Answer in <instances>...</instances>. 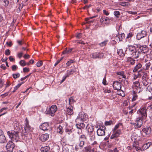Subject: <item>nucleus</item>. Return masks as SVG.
Listing matches in <instances>:
<instances>
[{"label": "nucleus", "instance_id": "53", "mask_svg": "<svg viewBox=\"0 0 152 152\" xmlns=\"http://www.w3.org/2000/svg\"><path fill=\"white\" fill-rule=\"evenodd\" d=\"M79 124L80 126V127H81V129H83L85 127V125L83 123L81 122L80 123V122Z\"/></svg>", "mask_w": 152, "mask_h": 152}, {"label": "nucleus", "instance_id": "27", "mask_svg": "<svg viewBox=\"0 0 152 152\" xmlns=\"http://www.w3.org/2000/svg\"><path fill=\"white\" fill-rule=\"evenodd\" d=\"M117 92L118 95L121 96H125V94L124 91L121 89L117 90Z\"/></svg>", "mask_w": 152, "mask_h": 152}, {"label": "nucleus", "instance_id": "59", "mask_svg": "<svg viewBox=\"0 0 152 152\" xmlns=\"http://www.w3.org/2000/svg\"><path fill=\"white\" fill-rule=\"evenodd\" d=\"M81 34L80 33H77L76 36V37L78 39H80L81 37Z\"/></svg>", "mask_w": 152, "mask_h": 152}, {"label": "nucleus", "instance_id": "23", "mask_svg": "<svg viewBox=\"0 0 152 152\" xmlns=\"http://www.w3.org/2000/svg\"><path fill=\"white\" fill-rule=\"evenodd\" d=\"M73 107L72 106H69L67 108V112L69 115H71L73 114Z\"/></svg>", "mask_w": 152, "mask_h": 152}, {"label": "nucleus", "instance_id": "17", "mask_svg": "<svg viewBox=\"0 0 152 152\" xmlns=\"http://www.w3.org/2000/svg\"><path fill=\"white\" fill-rule=\"evenodd\" d=\"M49 127V124L48 123H44L39 126L40 129L43 131L47 130Z\"/></svg>", "mask_w": 152, "mask_h": 152}, {"label": "nucleus", "instance_id": "52", "mask_svg": "<svg viewBox=\"0 0 152 152\" xmlns=\"http://www.w3.org/2000/svg\"><path fill=\"white\" fill-rule=\"evenodd\" d=\"M136 89L137 90V92L138 93H140L143 90V88H142L141 87L137 88Z\"/></svg>", "mask_w": 152, "mask_h": 152}, {"label": "nucleus", "instance_id": "42", "mask_svg": "<svg viewBox=\"0 0 152 152\" xmlns=\"http://www.w3.org/2000/svg\"><path fill=\"white\" fill-rule=\"evenodd\" d=\"M129 3L128 2H120L119 3V4L123 6H128Z\"/></svg>", "mask_w": 152, "mask_h": 152}, {"label": "nucleus", "instance_id": "39", "mask_svg": "<svg viewBox=\"0 0 152 152\" xmlns=\"http://www.w3.org/2000/svg\"><path fill=\"white\" fill-rule=\"evenodd\" d=\"M117 74L121 76L122 78H125L126 76L124 75V72H117Z\"/></svg>", "mask_w": 152, "mask_h": 152}, {"label": "nucleus", "instance_id": "35", "mask_svg": "<svg viewBox=\"0 0 152 152\" xmlns=\"http://www.w3.org/2000/svg\"><path fill=\"white\" fill-rule=\"evenodd\" d=\"M146 89L150 92L152 91V83H149L148 84V86L146 88Z\"/></svg>", "mask_w": 152, "mask_h": 152}, {"label": "nucleus", "instance_id": "14", "mask_svg": "<svg viewBox=\"0 0 152 152\" xmlns=\"http://www.w3.org/2000/svg\"><path fill=\"white\" fill-rule=\"evenodd\" d=\"M125 36V34L124 33H122L121 34H118L115 37V42H119L121 41H122L124 38Z\"/></svg>", "mask_w": 152, "mask_h": 152}, {"label": "nucleus", "instance_id": "32", "mask_svg": "<svg viewBox=\"0 0 152 152\" xmlns=\"http://www.w3.org/2000/svg\"><path fill=\"white\" fill-rule=\"evenodd\" d=\"M117 53L120 56H124V54L123 52V51L122 49L118 50L117 51Z\"/></svg>", "mask_w": 152, "mask_h": 152}, {"label": "nucleus", "instance_id": "50", "mask_svg": "<svg viewBox=\"0 0 152 152\" xmlns=\"http://www.w3.org/2000/svg\"><path fill=\"white\" fill-rule=\"evenodd\" d=\"M67 77H68V75L65 74V75L63 77L62 79L61 80V83L63 82Z\"/></svg>", "mask_w": 152, "mask_h": 152}, {"label": "nucleus", "instance_id": "64", "mask_svg": "<svg viewBox=\"0 0 152 152\" xmlns=\"http://www.w3.org/2000/svg\"><path fill=\"white\" fill-rule=\"evenodd\" d=\"M148 108L150 110L152 111V102H151V104L148 107Z\"/></svg>", "mask_w": 152, "mask_h": 152}, {"label": "nucleus", "instance_id": "8", "mask_svg": "<svg viewBox=\"0 0 152 152\" xmlns=\"http://www.w3.org/2000/svg\"><path fill=\"white\" fill-rule=\"evenodd\" d=\"M90 57L94 59L101 58L104 56V54L102 53L96 52L92 53L90 55Z\"/></svg>", "mask_w": 152, "mask_h": 152}, {"label": "nucleus", "instance_id": "9", "mask_svg": "<svg viewBox=\"0 0 152 152\" xmlns=\"http://www.w3.org/2000/svg\"><path fill=\"white\" fill-rule=\"evenodd\" d=\"M113 133L110 137L111 139H113L115 138H117L121 134V129H118L115 130H113Z\"/></svg>", "mask_w": 152, "mask_h": 152}, {"label": "nucleus", "instance_id": "22", "mask_svg": "<svg viewBox=\"0 0 152 152\" xmlns=\"http://www.w3.org/2000/svg\"><path fill=\"white\" fill-rule=\"evenodd\" d=\"M86 128L89 133L94 132V128L93 126L88 124L86 126Z\"/></svg>", "mask_w": 152, "mask_h": 152}, {"label": "nucleus", "instance_id": "3", "mask_svg": "<svg viewBox=\"0 0 152 152\" xmlns=\"http://www.w3.org/2000/svg\"><path fill=\"white\" fill-rule=\"evenodd\" d=\"M129 51V54L134 58H138L140 55L138 47H136L134 45H128L127 48Z\"/></svg>", "mask_w": 152, "mask_h": 152}, {"label": "nucleus", "instance_id": "20", "mask_svg": "<svg viewBox=\"0 0 152 152\" xmlns=\"http://www.w3.org/2000/svg\"><path fill=\"white\" fill-rule=\"evenodd\" d=\"M152 145V143L151 142H149L144 144L142 147V150H145L148 149Z\"/></svg>", "mask_w": 152, "mask_h": 152}, {"label": "nucleus", "instance_id": "5", "mask_svg": "<svg viewBox=\"0 0 152 152\" xmlns=\"http://www.w3.org/2000/svg\"><path fill=\"white\" fill-rule=\"evenodd\" d=\"M141 72V71L140 70L138 72V75L139 76L143 75L142 79L140 81V83H142L144 86H146L149 83L148 79L146 78L147 74L144 72Z\"/></svg>", "mask_w": 152, "mask_h": 152}, {"label": "nucleus", "instance_id": "28", "mask_svg": "<svg viewBox=\"0 0 152 152\" xmlns=\"http://www.w3.org/2000/svg\"><path fill=\"white\" fill-rule=\"evenodd\" d=\"M1 1L3 5L5 7L7 6L9 4L8 0H1Z\"/></svg>", "mask_w": 152, "mask_h": 152}, {"label": "nucleus", "instance_id": "41", "mask_svg": "<svg viewBox=\"0 0 152 152\" xmlns=\"http://www.w3.org/2000/svg\"><path fill=\"white\" fill-rule=\"evenodd\" d=\"M20 76V74L19 73H15L12 74V77L15 79L19 77Z\"/></svg>", "mask_w": 152, "mask_h": 152}, {"label": "nucleus", "instance_id": "63", "mask_svg": "<svg viewBox=\"0 0 152 152\" xmlns=\"http://www.w3.org/2000/svg\"><path fill=\"white\" fill-rule=\"evenodd\" d=\"M4 83L1 79H0V88H2L3 86Z\"/></svg>", "mask_w": 152, "mask_h": 152}, {"label": "nucleus", "instance_id": "49", "mask_svg": "<svg viewBox=\"0 0 152 152\" xmlns=\"http://www.w3.org/2000/svg\"><path fill=\"white\" fill-rule=\"evenodd\" d=\"M67 77H68V75L65 74V75L63 77L62 79L61 80V83L63 82Z\"/></svg>", "mask_w": 152, "mask_h": 152}, {"label": "nucleus", "instance_id": "29", "mask_svg": "<svg viewBox=\"0 0 152 152\" xmlns=\"http://www.w3.org/2000/svg\"><path fill=\"white\" fill-rule=\"evenodd\" d=\"M75 72V71L74 69H71L70 70H67V73L66 74V75H68V77H69V75H72Z\"/></svg>", "mask_w": 152, "mask_h": 152}, {"label": "nucleus", "instance_id": "58", "mask_svg": "<svg viewBox=\"0 0 152 152\" xmlns=\"http://www.w3.org/2000/svg\"><path fill=\"white\" fill-rule=\"evenodd\" d=\"M23 70L24 72H28L29 71V69L27 67H25L23 68Z\"/></svg>", "mask_w": 152, "mask_h": 152}, {"label": "nucleus", "instance_id": "37", "mask_svg": "<svg viewBox=\"0 0 152 152\" xmlns=\"http://www.w3.org/2000/svg\"><path fill=\"white\" fill-rule=\"evenodd\" d=\"M152 63H151L150 62H148V63H146L145 64V66L146 67L145 69L148 70V69L149 68L150 66H152Z\"/></svg>", "mask_w": 152, "mask_h": 152}, {"label": "nucleus", "instance_id": "51", "mask_svg": "<svg viewBox=\"0 0 152 152\" xmlns=\"http://www.w3.org/2000/svg\"><path fill=\"white\" fill-rule=\"evenodd\" d=\"M74 62V61L73 60H69L67 61V62L66 63V64L67 66H69Z\"/></svg>", "mask_w": 152, "mask_h": 152}, {"label": "nucleus", "instance_id": "48", "mask_svg": "<svg viewBox=\"0 0 152 152\" xmlns=\"http://www.w3.org/2000/svg\"><path fill=\"white\" fill-rule=\"evenodd\" d=\"M18 68L17 66L15 65H13L12 66V69L13 71H15Z\"/></svg>", "mask_w": 152, "mask_h": 152}, {"label": "nucleus", "instance_id": "19", "mask_svg": "<svg viewBox=\"0 0 152 152\" xmlns=\"http://www.w3.org/2000/svg\"><path fill=\"white\" fill-rule=\"evenodd\" d=\"M142 67V65L140 64L139 63L137 64L134 67V69L133 70V72H136L138 71V72L140 70L141 71V72H143L142 71V69H140V68Z\"/></svg>", "mask_w": 152, "mask_h": 152}, {"label": "nucleus", "instance_id": "46", "mask_svg": "<svg viewBox=\"0 0 152 152\" xmlns=\"http://www.w3.org/2000/svg\"><path fill=\"white\" fill-rule=\"evenodd\" d=\"M114 15L117 18L119 17V16L120 14L119 12L117 11H116L114 12Z\"/></svg>", "mask_w": 152, "mask_h": 152}, {"label": "nucleus", "instance_id": "25", "mask_svg": "<svg viewBox=\"0 0 152 152\" xmlns=\"http://www.w3.org/2000/svg\"><path fill=\"white\" fill-rule=\"evenodd\" d=\"M50 147L48 146L42 147L41 148V151L42 152H47L50 150Z\"/></svg>", "mask_w": 152, "mask_h": 152}, {"label": "nucleus", "instance_id": "36", "mask_svg": "<svg viewBox=\"0 0 152 152\" xmlns=\"http://www.w3.org/2000/svg\"><path fill=\"white\" fill-rule=\"evenodd\" d=\"M133 84L134 85V86L136 88L141 87L140 86V84L138 81L134 82Z\"/></svg>", "mask_w": 152, "mask_h": 152}, {"label": "nucleus", "instance_id": "11", "mask_svg": "<svg viewBox=\"0 0 152 152\" xmlns=\"http://www.w3.org/2000/svg\"><path fill=\"white\" fill-rule=\"evenodd\" d=\"M25 121V126L24 127V129H25V133H29L32 130V128L29 124L28 121L27 120V118L26 119Z\"/></svg>", "mask_w": 152, "mask_h": 152}, {"label": "nucleus", "instance_id": "56", "mask_svg": "<svg viewBox=\"0 0 152 152\" xmlns=\"http://www.w3.org/2000/svg\"><path fill=\"white\" fill-rule=\"evenodd\" d=\"M5 53L6 55L8 56L10 54V52L9 49L6 50L5 51Z\"/></svg>", "mask_w": 152, "mask_h": 152}, {"label": "nucleus", "instance_id": "60", "mask_svg": "<svg viewBox=\"0 0 152 152\" xmlns=\"http://www.w3.org/2000/svg\"><path fill=\"white\" fill-rule=\"evenodd\" d=\"M132 34L131 33H129L128 34L127 36L126 37V39H129L131 37H132Z\"/></svg>", "mask_w": 152, "mask_h": 152}, {"label": "nucleus", "instance_id": "6", "mask_svg": "<svg viewBox=\"0 0 152 152\" xmlns=\"http://www.w3.org/2000/svg\"><path fill=\"white\" fill-rule=\"evenodd\" d=\"M57 107L55 105H52L50 107L47 108L45 113L46 114H49L52 116L54 115V113L56 111Z\"/></svg>", "mask_w": 152, "mask_h": 152}, {"label": "nucleus", "instance_id": "43", "mask_svg": "<svg viewBox=\"0 0 152 152\" xmlns=\"http://www.w3.org/2000/svg\"><path fill=\"white\" fill-rule=\"evenodd\" d=\"M80 141L79 146L80 147H82L84 145L85 141L83 140H80Z\"/></svg>", "mask_w": 152, "mask_h": 152}, {"label": "nucleus", "instance_id": "2", "mask_svg": "<svg viewBox=\"0 0 152 152\" xmlns=\"http://www.w3.org/2000/svg\"><path fill=\"white\" fill-rule=\"evenodd\" d=\"M140 115L139 117L136 119L135 123H132L135 126L136 128H139L142 125V120L146 118L147 115V110L144 108H142L140 111Z\"/></svg>", "mask_w": 152, "mask_h": 152}, {"label": "nucleus", "instance_id": "18", "mask_svg": "<svg viewBox=\"0 0 152 152\" xmlns=\"http://www.w3.org/2000/svg\"><path fill=\"white\" fill-rule=\"evenodd\" d=\"M138 47L140 53L141 52L145 53L147 52L148 51V49L146 46H145V47L141 46Z\"/></svg>", "mask_w": 152, "mask_h": 152}, {"label": "nucleus", "instance_id": "55", "mask_svg": "<svg viewBox=\"0 0 152 152\" xmlns=\"http://www.w3.org/2000/svg\"><path fill=\"white\" fill-rule=\"evenodd\" d=\"M65 132L67 133L68 134H69L72 132V131L71 129L67 128L66 129Z\"/></svg>", "mask_w": 152, "mask_h": 152}, {"label": "nucleus", "instance_id": "1", "mask_svg": "<svg viewBox=\"0 0 152 152\" xmlns=\"http://www.w3.org/2000/svg\"><path fill=\"white\" fill-rule=\"evenodd\" d=\"M15 130L9 131L7 132V135L11 140L14 142H17L20 140V129L18 127L16 126Z\"/></svg>", "mask_w": 152, "mask_h": 152}, {"label": "nucleus", "instance_id": "44", "mask_svg": "<svg viewBox=\"0 0 152 152\" xmlns=\"http://www.w3.org/2000/svg\"><path fill=\"white\" fill-rule=\"evenodd\" d=\"M86 140V137L84 135H81L79 137V140H83L85 141Z\"/></svg>", "mask_w": 152, "mask_h": 152}, {"label": "nucleus", "instance_id": "30", "mask_svg": "<svg viewBox=\"0 0 152 152\" xmlns=\"http://www.w3.org/2000/svg\"><path fill=\"white\" fill-rule=\"evenodd\" d=\"M57 131L59 133L62 134L63 132V129L61 125H59L57 128Z\"/></svg>", "mask_w": 152, "mask_h": 152}, {"label": "nucleus", "instance_id": "10", "mask_svg": "<svg viewBox=\"0 0 152 152\" xmlns=\"http://www.w3.org/2000/svg\"><path fill=\"white\" fill-rule=\"evenodd\" d=\"M105 126L100 127L97 130V135L99 136H102L105 135Z\"/></svg>", "mask_w": 152, "mask_h": 152}, {"label": "nucleus", "instance_id": "40", "mask_svg": "<svg viewBox=\"0 0 152 152\" xmlns=\"http://www.w3.org/2000/svg\"><path fill=\"white\" fill-rule=\"evenodd\" d=\"M122 125V123H119L115 126L113 130H117V129L120 126Z\"/></svg>", "mask_w": 152, "mask_h": 152}, {"label": "nucleus", "instance_id": "34", "mask_svg": "<svg viewBox=\"0 0 152 152\" xmlns=\"http://www.w3.org/2000/svg\"><path fill=\"white\" fill-rule=\"evenodd\" d=\"M133 98L132 99V101H135L137 98V96L135 92L134 91H133Z\"/></svg>", "mask_w": 152, "mask_h": 152}, {"label": "nucleus", "instance_id": "61", "mask_svg": "<svg viewBox=\"0 0 152 152\" xmlns=\"http://www.w3.org/2000/svg\"><path fill=\"white\" fill-rule=\"evenodd\" d=\"M30 56L28 54H25L23 56L24 58L26 59H28L30 58Z\"/></svg>", "mask_w": 152, "mask_h": 152}, {"label": "nucleus", "instance_id": "21", "mask_svg": "<svg viewBox=\"0 0 152 152\" xmlns=\"http://www.w3.org/2000/svg\"><path fill=\"white\" fill-rule=\"evenodd\" d=\"M142 131L146 134H148L151 133V128L147 127L144 128L142 129Z\"/></svg>", "mask_w": 152, "mask_h": 152}, {"label": "nucleus", "instance_id": "26", "mask_svg": "<svg viewBox=\"0 0 152 152\" xmlns=\"http://www.w3.org/2000/svg\"><path fill=\"white\" fill-rule=\"evenodd\" d=\"M108 20V18L107 17H102L100 20V22L102 23H105Z\"/></svg>", "mask_w": 152, "mask_h": 152}, {"label": "nucleus", "instance_id": "62", "mask_svg": "<svg viewBox=\"0 0 152 152\" xmlns=\"http://www.w3.org/2000/svg\"><path fill=\"white\" fill-rule=\"evenodd\" d=\"M91 6V4H89L88 5H86L84 7H83V9H87L88 8L90 7Z\"/></svg>", "mask_w": 152, "mask_h": 152}, {"label": "nucleus", "instance_id": "57", "mask_svg": "<svg viewBox=\"0 0 152 152\" xmlns=\"http://www.w3.org/2000/svg\"><path fill=\"white\" fill-rule=\"evenodd\" d=\"M23 83V82L21 83L18 84L17 86H15L14 88H15V90H17L21 86L22 84Z\"/></svg>", "mask_w": 152, "mask_h": 152}, {"label": "nucleus", "instance_id": "47", "mask_svg": "<svg viewBox=\"0 0 152 152\" xmlns=\"http://www.w3.org/2000/svg\"><path fill=\"white\" fill-rule=\"evenodd\" d=\"M42 64V61H38L37 63V66L38 67H39L40 66H41Z\"/></svg>", "mask_w": 152, "mask_h": 152}, {"label": "nucleus", "instance_id": "13", "mask_svg": "<svg viewBox=\"0 0 152 152\" xmlns=\"http://www.w3.org/2000/svg\"><path fill=\"white\" fill-rule=\"evenodd\" d=\"M14 147L15 145L13 142L12 141H9L6 146L7 148L10 151H13Z\"/></svg>", "mask_w": 152, "mask_h": 152}, {"label": "nucleus", "instance_id": "38", "mask_svg": "<svg viewBox=\"0 0 152 152\" xmlns=\"http://www.w3.org/2000/svg\"><path fill=\"white\" fill-rule=\"evenodd\" d=\"M20 64L22 66H24L26 65V64L24 60H21L19 62Z\"/></svg>", "mask_w": 152, "mask_h": 152}, {"label": "nucleus", "instance_id": "4", "mask_svg": "<svg viewBox=\"0 0 152 152\" xmlns=\"http://www.w3.org/2000/svg\"><path fill=\"white\" fill-rule=\"evenodd\" d=\"M88 120V116L86 114L83 112H80L75 121L76 123H79L80 122L87 121Z\"/></svg>", "mask_w": 152, "mask_h": 152}, {"label": "nucleus", "instance_id": "7", "mask_svg": "<svg viewBox=\"0 0 152 152\" xmlns=\"http://www.w3.org/2000/svg\"><path fill=\"white\" fill-rule=\"evenodd\" d=\"M147 33L146 31H142L140 32L137 34L136 36V39L139 40L142 38L145 37L146 38V42L148 38L146 37Z\"/></svg>", "mask_w": 152, "mask_h": 152}, {"label": "nucleus", "instance_id": "54", "mask_svg": "<svg viewBox=\"0 0 152 152\" xmlns=\"http://www.w3.org/2000/svg\"><path fill=\"white\" fill-rule=\"evenodd\" d=\"M74 101V99L73 97H70L69 99V103L70 105L71 104V103L73 102Z\"/></svg>", "mask_w": 152, "mask_h": 152}, {"label": "nucleus", "instance_id": "33", "mask_svg": "<svg viewBox=\"0 0 152 152\" xmlns=\"http://www.w3.org/2000/svg\"><path fill=\"white\" fill-rule=\"evenodd\" d=\"M108 42L107 40H106L103 42H101L99 44V45L101 47H103L105 46L107 44Z\"/></svg>", "mask_w": 152, "mask_h": 152}, {"label": "nucleus", "instance_id": "31", "mask_svg": "<svg viewBox=\"0 0 152 152\" xmlns=\"http://www.w3.org/2000/svg\"><path fill=\"white\" fill-rule=\"evenodd\" d=\"M89 133V136L90 137V139L91 140H94L95 138V136L94 134L95 133V132L90 133Z\"/></svg>", "mask_w": 152, "mask_h": 152}, {"label": "nucleus", "instance_id": "16", "mask_svg": "<svg viewBox=\"0 0 152 152\" xmlns=\"http://www.w3.org/2000/svg\"><path fill=\"white\" fill-rule=\"evenodd\" d=\"M49 137V134L47 133H45L41 135L39 137V139L42 142H45L48 139Z\"/></svg>", "mask_w": 152, "mask_h": 152}, {"label": "nucleus", "instance_id": "45", "mask_svg": "<svg viewBox=\"0 0 152 152\" xmlns=\"http://www.w3.org/2000/svg\"><path fill=\"white\" fill-rule=\"evenodd\" d=\"M113 124L112 121L110 120L109 121H106L105 123V125L106 126L110 125Z\"/></svg>", "mask_w": 152, "mask_h": 152}, {"label": "nucleus", "instance_id": "24", "mask_svg": "<svg viewBox=\"0 0 152 152\" xmlns=\"http://www.w3.org/2000/svg\"><path fill=\"white\" fill-rule=\"evenodd\" d=\"M131 56L128 57L127 58V61L130 62V64L133 65L135 63V60Z\"/></svg>", "mask_w": 152, "mask_h": 152}, {"label": "nucleus", "instance_id": "12", "mask_svg": "<svg viewBox=\"0 0 152 152\" xmlns=\"http://www.w3.org/2000/svg\"><path fill=\"white\" fill-rule=\"evenodd\" d=\"M7 140L5 136L4 135L3 132L2 130L0 129V143H5Z\"/></svg>", "mask_w": 152, "mask_h": 152}, {"label": "nucleus", "instance_id": "15", "mask_svg": "<svg viewBox=\"0 0 152 152\" xmlns=\"http://www.w3.org/2000/svg\"><path fill=\"white\" fill-rule=\"evenodd\" d=\"M113 86L115 90H120L121 88V83L117 81L114 82Z\"/></svg>", "mask_w": 152, "mask_h": 152}]
</instances>
